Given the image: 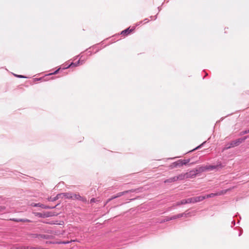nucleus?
I'll return each mask as SVG.
<instances>
[{
    "label": "nucleus",
    "mask_w": 249,
    "mask_h": 249,
    "mask_svg": "<svg viewBox=\"0 0 249 249\" xmlns=\"http://www.w3.org/2000/svg\"><path fill=\"white\" fill-rule=\"evenodd\" d=\"M190 161V159H186V160H179L177 161L173 162L169 166V168L171 169H173L176 168H180L182 167L183 165H186L188 163H189Z\"/></svg>",
    "instance_id": "nucleus-1"
},
{
    "label": "nucleus",
    "mask_w": 249,
    "mask_h": 249,
    "mask_svg": "<svg viewBox=\"0 0 249 249\" xmlns=\"http://www.w3.org/2000/svg\"><path fill=\"white\" fill-rule=\"evenodd\" d=\"M206 198V196H198L187 198L188 203H195L201 201Z\"/></svg>",
    "instance_id": "nucleus-2"
},
{
    "label": "nucleus",
    "mask_w": 249,
    "mask_h": 249,
    "mask_svg": "<svg viewBox=\"0 0 249 249\" xmlns=\"http://www.w3.org/2000/svg\"><path fill=\"white\" fill-rule=\"evenodd\" d=\"M247 138V136H245L243 138L238 139L236 140L231 141L230 143L231 144V146L232 147L238 146L242 142H243Z\"/></svg>",
    "instance_id": "nucleus-3"
},
{
    "label": "nucleus",
    "mask_w": 249,
    "mask_h": 249,
    "mask_svg": "<svg viewBox=\"0 0 249 249\" xmlns=\"http://www.w3.org/2000/svg\"><path fill=\"white\" fill-rule=\"evenodd\" d=\"M206 168V171H211L214 169H218L219 168H222L223 166L222 165L220 162L217 163L215 165H206L205 166Z\"/></svg>",
    "instance_id": "nucleus-4"
},
{
    "label": "nucleus",
    "mask_w": 249,
    "mask_h": 249,
    "mask_svg": "<svg viewBox=\"0 0 249 249\" xmlns=\"http://www.w3.org/2000/svg\"><path fill=\"white\" fill-rule=\"evenodd\" d=\"M227 191V190H222L216 193H211L210 194L205 196L206 198L213 197L215 196H220L225 194Z\"/></svg>",
    "instance_id": "nucleus-5"
},
{
    "label": "nucleus",
    "mask_w": 249,
    "mask_h": 249,
    "mask_svg": "<svg viewBox=\"0 0 249 249\" xmlns=\"http://www.w3.org/2000/svg\"><path fill=\"white\" fill-rule=\"evenodd\" d=\"M34 214L36 216L39 217H48L52 216V215L51 214L50 212H46L43 213H35Z\"/></svg>",
    "instance_id": "nucleus-6"
},
{
    "label": "nucleus",
    "mask_w": 249,
    "mask_h": 249,
    "mask_svg": "<svg viewBox=\"0 0 249 249\" xmlns=\"http://www.w3.org/2000/svg\"><path fill=\"white\" fill-rule=\"evenodd\" d=\"M195 169L190 171L186 173L187 178H192L195 177L196 175V173L195 172Z\"/></svg>",
    "instance_id": "nucleus-7"
},
{
    "label": "nucleus",
    "mask_w": 249,
    "mask_h": 249,
    "mask_svg": "<svg viewBox=\"0 0 249 249\" xmlns=\"http://www.w3.org/2000/svg\"><path fill=\"white\" fill-rule=\"evenodd\" d=\"M195 172L196 173V175L200 174L201 173L204 172L206 171V168L205 166L197 167L195 169Z\"/></svg>",
    "instance_id": "nucleus-8"
},
{
    "label": "nucleus",
    "mask_w": 249,
    "mask_h": 249,
    "mask_svg": "<svg viewBox=\"0 0 249 249\" xmlns=\"http://www.w3.org/2000/svg\"><path fill=\"white\" fill-rule=\"evenodd\" d=\"M189 214V213H180V214H177V215H174V216L171 217L170 218V220L176 219L177 218H180V217H182L183 216L186 217L187 215H188Z\"/></svg>",
    "instance_id": "nucleus-9"
},
{
    "label": "nucleus",
    "mask_w": 249,
    "mask_h": 249,
    "mask_svg": "<svg viewBox=\"0 0 249 249\" xmlns=\"http://www.w3.org/2000/svg\"><path fill=\"white\" fill-rule=\"evenodd\" d=\"M31 205L33 207H40L43 209H51V208H52L51 207H50L49 206H46V205H44L40 204V203H33L31 204Z\"/></svg>",
    "instance_id": "nucleus-10"
},
{
    "label": "nucleus",
    "mask_w": 249,
    "mask_h": 249,
    "mask_svg": "<svg viewBox=\"0 0 249 249\" xmlns=\"http://www.w3.org/2000/svg\"><path fill=\"white\" fill-rule=\"evenodd\" d=\"M73 197H71L72 199L80 200L83 201H86V199L81 197L79 194H72Z\"/></svg>",
    "instance_id": "nucleus-11"
},
{
    "label": "nucleus",
    "mask_w": 249,
    "mask_h": 249,
    "mask_svg": "<svg viewBox=\"0 0 249 249\" xmlns=\"http://www.w3.org/2000/svg\"><path fill=\"white\" fill-rule=\"evenodd\" d=\"M134 30V29H130L129 28L121 32V35L124 36H127L131 33Z\"/></svg>",
    "instance_id": "nucleus-12"
},
{
    "label": "nucleus",
    "mask_w": 249,
    "mask_h": 249,
    "mask_svg": "<svg viewBox=\"0 0 249 249\" xmlns=\"http://www.w3.org/2000/svg\"><path fill=\"white\" fill-rule=\"evenodd\" d=\"M176 178H177V180H182L184 179L185 178H187L186 175V173L180 174L179 175L177 176Z\"/></svg>",
    "instance_id": "nucleus-13"
},
{
    "label": "nucleus",
    "mask_w": 249,
    "mask_h": 249,
    "mask_svg": "<svg viewBox=\"0 0 249 249\" xmlns=\"http://www.w3.org/2000/svg\"><path fill=\"white\" fill-rule=\"evenodd\" d=\"M59 195H61V197H65L67 198H71V197H73L72 194L70 193H62Z\"/></svg>",
    "instance_id": "nucleus-14"
},
{
    "label": "nucleus",
    "mask_w": 249,
    "mask_h": 249,
    "mask_svg": "<svg viewBox=\"0 0 249 249\" xmlns=\"http://www.w3.org/2000/svg\"><path fill=\"white\" fill-rule=\"evenodd\" d=\"M177 181V178H176V176H175V177H172V178H170L167 179H166V180H165V182H175V181Z\"/></svg>",
    "instance_id": "nucleus-15"
},
{
    "label": "nucleus",
    "mask_w": 249,
    "mask_h": 249,
    "mask_svg": "<svg viewBox=\"0 0 249 249\" xmlns=\"http://www.w3.org/2000/svg\"><path fill=\"white\" fill-rule=\"evenodd\" d=\"M188 202L187 199H182L180 201H178V202H177V204L178 205H183V204H188Z\"/></svg>",
    "instance_id": "nucleus-16"
},
{
    "label": "nucleus",
    "mask_w": 249,
    "mask_h": 249,
    "mask_svg": "<svg viewBox=\"0 0 249 249\" xmlns=\"http://www.w3.org/2000/svg\"><path fill=\"white\" fill-rule=\"evenodd\" d=\"M61 197V195H59L58 194L55 197L52 198L51 197L49 198L48 200L49 201H55L56 200L58 199L59 198Z\"/></svg>",
    "instance_id": "nucleus-17"
},
{
    "label": "nucleus",
    "mask_w": 249,
    "mask_h": 249,
    "mask_svg": "<svg viewBox=\"0 0 249 249\" xmlns=\"http://www.w3.org/2000/svg\"><path fill=\"white\" fill-rule=\"evenodd\" d=\"M127 192H128V191H124V192H120V193H119L116 194V197H120V196H122L123 195H124L125 193H126Z\"/></svg>",
    "instance_id": "nucleus-18"
},
{
    "label": "nucleus",
    "mask_w": 249,
    "mask_h": 249,
    "mask_svg": "<svg viewBox=\"0 0 249 249\" xmlns=\"http://www.w3.org/2000/svg\"><path fill=\"white\" fill-rule=\"evenodd\" d=\"M249 133V128L248 129H246L245 130L241 131L240 133V135H245V134Z\"/></svg>",
    "instance_id": "nucleus-19"
},
{
    "label": "nucleus",
    "mask_w": 249,
    "mask_h": 249,
    "mask_svg": "<svg viewBox=\"0 0 249 249\" xmlns=\"http://www.w3.org/2000/svg\"><path fill=\"white\" fill-rule=\"evenodd\" d=\"M232 147L231 146V144L230 143L229 144H228L226 145V146L223 148V151H224V150H227L230 148Z\"/></svg>",
    "instance_id": "nucleus-20"
},
{
    "label": "nucleus",
    "mask_w": 249,
    "mask_h": 249,
    "mask_svg": "<svg viewBox=\"0 0 249 249\" xmlns=\"http://www.w3.org/2000/svg\"><path fill=\"white\" fill-rule=\"evenodd\" d=\"M79 63H80V61H78L77 62V63H76V64H74V63H71L70 65V66H69V67H71V66H72V65H74V66H77L78 65H79Z\"/></svg>",
    "instance_id": "nucleus-21"
},
{
    "label": "nucleus",
    "mask_w": 249,
    "mask_h": 249,
    "mask_svg": "<svg viewBox=\"0 0 249 249\" xmlns=\"http://www.w3.org/2000/svg\"><path fill=\"white\" fill-rule=\"evenodd\" d=\"M20 220H22L21 222H31V220L27 219H20Z\"/></svg>",
    "instance_id": "nucleus-22"
},
{
    "label": "nucleus",
    "mask_w": 249,
    "mask_h": 249,
    "mask_svg": "<svg viewBox=\"0 0 249 249\" xmlns=\"http://www.w3.org/2000/svg\"><path fill=\"white\" fill-rule=\"evenodd\" d=\"M10 220H12V221L17 222H19L22 221V220H20V219H15V218L10 219Z\"/></svg>",
    "instance_id": "nucleus-23"
},
{
    "label": "nucleus",
    "mask_w": 249,
    "mask_h": 249,
    "mask_svg": "<svg viewBox=\"0 0 249 249\" xmlns=\"http://www.w3.org/2000/svg\"><path fill=\"white\" fill-rule=\"evenodd\" d=\"M96 201H97L96 199L94 198H93L90 200V203L96 202Z\"/></svg>",
    "instance_id": "nucleus-24"
},
{
    "label": "nucleus",
    "mask_w": 249,
    "mask_h": 249,
    "mask_svg": "<svg viewBox=\"0 0 249 249\" xmlns=\"http://www.w3.org/2000/svg\"><path fill=\"white\" fill-rule=\"evenodd\" d=\"M111 200H112L111 199V198H109L107 200V201H106V203L105 204V206L107 203H108L110 201H111Z\"/></svg>",
    "instance_id": "nucleus-25"
},
{
    "label": "nucleus",
    "mask_w": 249,
    "mask_h": 249,
    "mask_svg": "<svg viewBox=\"0 0 249 249\" xmlns=\"http://www.w3.org/2000/svg\"><path fill=\"white\" fill-rule=\"evenodd\" d=\"M205 142H204L203 143H202L201 145H199L197 147H196L195 149H197L201 147V146L205 143Z\"/></svg>",
    "instance_id": "nucleus-26"
},
{
    "label": "nucleus",
    "mask_w": 249,
    "mask_h": 249,
    "mask_svg": "<svg viewBox=\"0 0 249 249\" xmlns=\"http://www.w3.org/2000/svg\"><path fill=\"white\" fill-rule=\"evenodd\" d=\"M21 249H29V247H24L22 248Z\"/></svg>",
    "instance_id": "nucleus-27"
},
{
    "label": "nucleus",
    "mask_w": 249,
    "mask_h": 249,
    "mask_svg": "<svg viewBox=\"0 0 249 249\" xmlns=\"http://www.w3.org/2000/svg\"><path fill=\"white\" fill-rule=\"evenodd\" d=\"M59 71V69H58L57 70H56V71H55L53 73H51L50 74H56L57 73V72L58 71Z\"/></svg>",
    "instance_id": "nucleus-28"
},
{
    "label": "nucleus",
    "mask_w": 249,
    "mask_h": 249,
    "mask_svg": "<svg viewBox=\"0 0 249 249\" xmlns=\"http://www.w3.org/2000/svg\"><path fill=\"white\" fill-rule=\"evenodd\" d=\"M111 198L112 199H115L116 198H117V197H116V195H115V196H112Z\"/></svg>",
    "instance_id": "nucleus-29"
},
{
    "label": "nucleus",
    "mask_w": 249,
    "mask_h": 249,
    "mask_svg": "<svg viewBox=\"0 0 249 249\" xmlns=\"http://www.w3.org/2000/svg\"><path fill=\"white\" fill-rule=\"evenodd\" d=\"M18 77H23V76H22L21 75H18Z\"/></svg>",
    "instance_id": "nucleus-30"
},
{
    "label": "nucleus",
    "mask_w": 249,
    "mask_h": 249,
    "mask_svg": "<svg viewBox=\"0 0 249 249\" xmlns=\"http://www.w3.org/2000/svg\"><path fill=\"white\" fill-rule=\"evenodd\" d=\"M69 243V242H63L62 243H63V244H67V243Z\"/></svg>",
    "instance_id": "nucleus-31"
},
{
    "label": "nucleus",
    "mask_w": 249,
    "mask_h": 249,
    "mask_svg": "<svg viewBox=\"0 0 249 249\" xmlns=\"http://www.w3.org/2000/svg\"><path fill=\"white\" fill-rule=\"evenodd\" d=\"M232 223H233V224L235 225V221H233Z\"/></svg>",
    "instance_id": "nucleus-32"
},
{
    "label": "nucleus",
    "mask_w": 249,
    "mask_h": 249,
    "mask_svg": "<svg viewBox=\"0 0 249 249\" xmlns=\"http://www.w3.org/2000/svg\"><path fill=\"white\" fill-rule=\"evenodd\" d=\"M194 162H193V163H191L190 164V165L193 164H194Z\"/></svg>",
    "instance_id": "nucleus-33"
}]
</instances>
